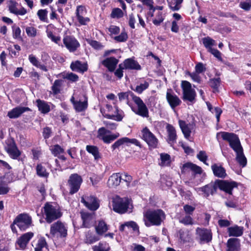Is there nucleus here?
I'll list each match as a JSON object with an SVG mask.
<instances>
[{"label": "nucleus", "instance_id": "1", "mask_svg": "<svg viewBox=\"0 0 251 251\" xmlns=\"http://www.w3.org/2000/svg\"><path fill=\"white\" fill-rule=\"evenodd\" d=\"M223 139L229 143V146L236 153V159L242 167L246 166L247 159L243 153V149L241 145L238 136L233 133L227 132L221 133Z\"/></svg>", "mask_w": 251, "mask_h": 251}, {"label": "nucleus", "instance_id": "2", "mask_svg": "<svg viewBox=\"0 0 251 251\" xmlns=\"http://www.w3.org/2000/svg\"><path fill=\"white\" fill-rule=\"evenodd\" d=\"M237 187V183L235 181L228 182L226 180L217 179L214 183H210L202 187L201 191L206 197H208L210 195H213L215 194L218 188L229 195H232V189Z\"/></svg>", "mask_w": 251, "mask_h": 251}, {"label": "nucleus", "instance_id": "3", "mask_svg": "<svg viewBox=\"0 0 251 251\" xmlns=\"http://www.w3.org/2000/svg\"><path fill=\"white\" fill-rule=\"evenodd\" d=\"M144 217L145 224L147 226H158L165 219V214L161 209L149 210L145 213Z\"/></svg>", "mask_w": 251, "mask_h": 251}, {"label": "nucleus", "instance_id": "4", "mask_svg": "<svg viewBox=\"0 0 251 251\" xmlns=\"http://www.w3.org/2000/svg\"><path fill=\"white\" fill-rule=\"evenodd\" d=\"M44 213L48 223H51L61 217L62 213L57 206H54L49 202H46L44 206Z\"/></svg>", "mask_w": 251, "mask_h": 251}, {"label": "nucleus", "instance_id": "5", "mask_svg": "<svg viewBox=\"0 0 251 251\" xmlns=\"http://www.w3.org/2000/svg\"><path fill=\"white\" fill-rule=\"evenodd\" d=\"M181 87L183 92V100L188 101L190 104L195 102L196 93L195 90L192 88L191 83L187 81H182Z\"/></svg>", "mask_w": 251, "mask_h": 251}, {"label": "nucleus", "instance_id": "6", "mask_svg": "<svg viewBox=\"0 0 251 251\" xmlns=\"http://www.w3.org/2000/svg\"><path fill=\"white\" fill-rule=\"evenodd\" d=\"M50 233L53 237L64 238L67 235V228L63 223L57 221L50 226Z\"/></svg>", "mask_w": 251, "mask_h": 251}, {"label": "nucleus", "instance_id": "7", "mask_svg": "<svg viewBox=\"0 0 251 251\" xmlns=\"http://www.w3.org/2000/svg\"><path fill=\"white\" fill-rule=\"evenodd\" d=\"M82 182V178L80 176L75 173L71 175L68 180L70 194L73 195L77 192Z\"/></svg>", "mask_w": 251, "mask_h": 251}, {"label": "nucleus", "instance_id": "8", "mask_svg": "<svg viewBox=\"0 0 251 251\" xmlns=\"http://www.w3.org/2000/svg\"><path fill=\"white\" fill-rule=\"evenodd\" d=\"M31 223V217L25 213L18 215L14 220V224H16L21 230H25L30 226Z\"/></svg>", "mask_w": 251, "mask_h": 251}, {"label": "nucleus", "instance_id": "9", "mask_svg": "<svg viewBox=\"0 0 251 251\" xmlns=\"http://www.w3.org/2000/svg\"><path fill=\"white\" fill-rule=\"evenodd\" d=\"M112 206L114 211L123 214L127 211L128 202L126 199L116 196L112 201Z\"/></svg>", "mask_w": 251, "mask_h": 251}, {"label": "nucleus", "instance_id": "10", "mask_svg": "<svg viewBox=\"0 0 251 251\" xmlns=\"http://www.w3.org/2000/svg\"><path fill=\"white\" fill-rule=\"evenodd\" d=\"M196 239L201 244L209 243L212 239L211 230L198 227L196 229Z\"/></svg>", "mask_w": 251, "mask_h": 251}, {"label": "nucleus", "instance_id": "11", "mask_svg": "<svg viewBox=\"0 0 251 251\" xmlns=\"http://www.w3.org/2000/svg\"><path fill=\"white\" fill-rule=\"evenodd\" d=\"M134 102L137 105L138 109L137 110L132 108V111L137 115L143 117H149V110L144 103L143 101L139 97L134 98Z\"/></svg>", "mask_w": 251, "mask_h": 251}, {"label": "nucleus", "instance_id": "12", "mask_svg": "<svg viewBox=\"0 0 251 251\" xmlns=\"http://www.w3.org/2000/svg\"><path fill=\"white\" fill-rule=\"evenodd\" d=\"M142 133L143 138L149 146L153 149L157 148L158 140L147 127L143 128Z\"/></svg>", "mask_w": 251, "mask_h": 251}, {"label": "nucleus", "instance_id": "13", "mask_svg": "<svg viewBox=\"0 0 251 251\" xmlns=\"http://www.w3.org/2000/svg\"><path fill=\"white\" fill-rule=\"evenodd\" d=\"M63 41L65 46L70 52L75 51L80 47L79 42L73 36H65Z\"/></svg>", "mask_w": 251, "mask_h": 251}, {"label": "nucleus", "instance_id": "14", "mask_svg": "<svg viewBox=\"0 0 251 251\" xmlns=\"http://www.w3.org/2000/svg\"><path fill=\"white\" fill-rule=\"evenodd\" d=\"M81 202L91 210H96L99 207L97 199L92 196L82 197Z\"/></svg>", "mask_w": 251, "mask_h": 251}, {"label": "nucleus", "instance_id": "15", "mask_svg": "<svg viewBox=\"0 0 251 251\" xmlns=\"http://www.w3.org/2000/svg\"><path fill=\"white\" fill-rule=\"evenodd\" d=\"M6 150L10 157L14 159H18L21 154L13 140L8 141Z\"/></svg>", "mask_w": 251, "mask_h": 251}, {"label": "nucleus", "instance_id": "16", "mask_svg": "<svg viewBox=\"0 0 251 251\" xmlns=\"http://www.w3.org/2000/svg\"><path fill=\"white\" fill-rule=\"evenodd\" d=\"M166 99L172 109L175 108L181 103V100L173 92L171 89L168 90L166 93Z\"/></svg>", "mask_w": 251, "mask_h": 251}, {"label": "nucleus", "instance_id": "17", "mask_svg": "<svg viewBox=\"0 0 251 251\" xmlns=\"http://www.w3.org/2000/svg\"><path fill=\"white\" fill-rule=\"evenodd\" d=\"M81 217L83 221V226L90 228L95 224V218L93 214L88 212H81Z\"/></svg>", "mask_w": 251, "mask_h": 251}, {"label": "nucleus", "instance_id": "18", "mask_svg": "<svg viewBox=\"0 0 251 251\" xmlns=\"http://www.w3.org/2000/svg\"><path fill=\"white\" fill-rule=\"evenodd\" d=\"M30 110V109L27 107L17 106L8 111L7 116L10 119H16L25 112Z\"/></svg>", "mask_w": 251, "mask_h": 251}, {"label": "nucleus", "instance_id": "19", "mask_svg": "<svg viewBox=\"0 0 251 251\" xmlns=\"http://www.w3.org/2000/svg\"><path fill=\"white\" fill-rule=\"evenodd\" d=\"M124 143L129 144L131 143L137 146L141 147L140 142L136 139H129L127 137H123L116 141L112 146L111 148L113 150L116 148H119L120 146Z\"/></svg>", "mask_w": 251, "mask_h": 251}, {"label": "nucleus", "instance_id": "20", "mask_svg": "<svg viewBox=\"0 0 251 251\" xmlns=\"http://www.w3.org/2000/svg\"><path fill=\"white\" fill-rule=\"evenodd\" d=\"M179 126L181 131L184 134L185 138L188 139L190 136L191 130L193 128L194 124H187L186 122L182 120H179L178 121Z\"/></svg>", "mask_w": 251, "mask_h": 251}, {"label": "nucleus", "instance_id": "21", "mask_svg": "<svg viewBox=\"0 0 251 251\" xmlns=\"http://www.w3.org/2000/svg\"><path fill=\"white\" fill-rule=\"evenodd\" d=\"M119 60L114 57L106 58L102 61V64L106 67L111 72H114L118 63Z\"/></svg>", "mask_w": 251, "mask_h": 251}, {"label": "nucleus", "instance_id": "22", "mask_svg": "<svg viewBox=\"0 0 251 251\" xmlns=\"http://www.w3.org/2000/svg\"><path fill=\"white\" fill-rule=\"evenodd\" d=\"M33 233L29 232L22 235L17 241V244L21 249H25L30 239L33 237Z\"/></svg>", "mask_w": 251, "mask_h": 251}, {"label": "nucleus", "instance_id": "23", "mask_svg": "<svg viewBox=\"0 0 251 251\" xmlns=\"http://www.w3.org/2000/svg\"><path fill=\"white\" fill-rule=\"evenodd\" d=\"M70 68L73 71L84 73L88 70L86 63H82L80 61L77 60L72 62L70 65Z\"/></svg>", "mask_w": 251, "mask_h": 251}, {"label": "nucleus", "instance_id": "24", "mask_svg": "<svg viewBox=\"0 0 251 251\" xmlns=\"http://www.w3.org/2000/svg\"><path fill=\"white\" fill-rule=\"evenodd\" d=\"M125 69L140 70L141 67L139 64L132 58L126 59L123 64Z\"/></svg>", "mask_w": 251, "mask_h": 251}, {"label": "nucleus", "instance_id": "25", "mask_svg": "<svg viewBox=\"0 0 251 251\" xmlns=\"http://www.w3.org/2000/svg\"><path fill=\"white\" fill-rule=\"evenodd\" d=\"M121 181V175L119 173H115L111 175L107 181L109 187H115L120 184Z\"/></svg>", "mask_w": 251, "mask_h": 251}, {"label": "nucleus", "instance_id": "26", "mask_svg": "<svg viewBox=\"0 0 251 251\" xmlns=\"http://www.w3.org/2000/svg\"><path fill=\"white\" fill-rule=\"evenodd\" d=\"M227 251H239L240 241L238 238H230L227 242Z\"/></svg>", "mask_w": 251, "mask_h": 251}, {"label": "nucleus", "instance_id": "27", "mask_svg": "<svg viewBox=\"0 0 251 251\" xmlns=\"http://www.w3.org/2000/svg\"><path fill=\"white\" fill-rule=\"evenodd\" d=\"M166 129L168 132L169 143H174L176 141L177 137L175 127L172 125L168 124L166 126Z\"/></svg>", "mask_w": 251, "mask_h": 251}, {"label": "nucleus", "instance_id": "28", "mask_svg": "<svg viewBox=\"0 0 251 251\" xmlns=\"http://www.w3.org/2000/svg\"><path fill=\"white\" fill-rule=\"evenodd\" d=\"M214 175L218 177L225 178L226 174L225 169L221 166H218L216 164L211 166Z\"/></svg>", "mask_w": 251, "mask_h": 251}, {"label": "nucleus", "instance_id": "29", "mask_svg": "<svg viewBox=\"0 0 251 251\" xmlns=\"http://www.w3.org/2000/svg\"><path fill=\"white\" fill-rule=\"evenodd\" d=\"M188 169H190L198 174H201L202 172V169L200 167L191 162L185 163L182 168V171L185 172Z\"/></svg>", "mask_w": 251, "mask_h": 251}, {"label": "nucleus", "instance_id": "30", "mask_svg": "<svg viewBox=\"0 0 251 251\" xmlns=\"http://www.w3.org/2000/svg\"><path fill=\"white\" fill-rule=\"evenodd\" d=\"M36 103L39 110L42 113L46 114L50 111V106L45 101L38 99L36 100Z\"/></svg>", "mask_w": 251, "mask_h": 251}, {"label": "nucleus", "instance_id": "31", "mask_svg": "<svg viewBox=\"0 0 251 251\" xmlns=\"http://www.w3.org/2000/svg\"><path fill=\"white\" fill-rule=\"evenodd\" d=\"M228 235L229 236H240L243 232V227L235 226L228 228Z\"/></svg>", "mask_w": 251, "mask_h": 251}, {"label": "nucleus", "instance_id": "32", "mask_svg": "<svg viewBox=\"0 0 251 251\" xmlns=\"http://www.w3.org/2000/svg\"><path fill=\"white\" fill-rule=\"evenodd\" d=\"M83 7L82 6H78L76 9V17L78 22L82 25H85L86 24V22L89 21V19L88 18H84L80 14H82L83 11Z\"/></svg>", "mask_w": 251, "mask_h": 251}, {"label": "nucleus", "instance_id": "33", "mask_svg": "<svg viewBox=\"0 0 251 251\" xmlns=\"http://www.w3.org/2000/svg\"><path fill=\"white\" fill-rule=\"evenodd\" d=\"M36 174L41 177L47 178L49 173L41 164H38L36 167Z\"/></svg>", "mask_w": 251, "mask_h": 251}, {"label": "nucleus", "instance_id": "34", "mask_svg": "<svg viewBox=\"0 0 251 251\" xmlns=\"http://www.w3.org/2000/svg\"><path fill=\"white\" fill-rule=\"evenodd\" d=\"M84 100L81 101L80 100L75 102V109L77 112H80L85 110L88 107L87 98L84 97Z\"/></svg>", "mask_w": 251, "mask_h": 251}, {"label": "nucleus", "instance_id": "35", "mask_svg": "<svg viewBox=\"0 0 251 251\" xmlns=\"http://www.w3.org/2000/svg\"><path fill=\"white\" fill-rule=\"evenodd\" d=\"M86 151L94 156L95 160H98L100 158L99 149L96 146L87 145Z\"/></svg>", "mask_w": 251, "mask_h": 251}, {"label": "nucleus", "instance_id": "36", "mask_svg": "<svg viewBox=\"0 0 251 251\" xmlns=\"http://www.w3.org/2000/svg\"><path fill=\"white\" fill-rule=\"evenodd\" d=\"M170 8L173 11H178L181 7L183 0H167Z\"/></svg>", "mask_w": 251, "mask_h": 251}, {"label": "nucleus", "instance_id": "37", "mask_svg": "<svg viewBox=\"0 0 251 251\" xmlns=\"http://www.w3.org/2000/svg\"><path fill=\"white\" fill-rule=\"evenodd\" d=\"M221 83V79L220 77L210 79L209 81L210 86L214 89V93L219 92V87Z\"/></svg>", "mask_w": 251, "mask_h": 251}, {"label": "nucleus", "instance_id": "38", "mask_svg": "<svg viewBox=\"0 0 251 251\" xmlns=\"http://www.w3.org/2000/svg\"><path fill=\"white\" fill-rule=\"evenodd\" d=\"M108 230L107 225L103 221H100L96 226V231L99 235H102Z\"/></svg>", "mask_w": 251, "mask_h": 251}, {"label": "nucleus", "instance_id": "39", "mask_svg": "<svg viewBox=\"0 0 251 251\" xmlns=\"http://www.w3.org/2000/svg\"><path fill=\"white\" fill-rule=\"evenodd\" d=\"M119 99L120 101L123 100H124L126 99L128 100V97L130 96L131 97L133 101H134V100H135V97H138L135 96L133 92L130 91H128L126 92H121L118 94Z\"/></svg>", "mask_w": 251, "mask_h": 251}, {"label": "nucleus", "instance_id": "40", "mask_svg": "<svg viewBox=\"0 0 251 251\" xmlns=\"http://www.w3.org/2000/svg\"><path fill=\"white\" fill-rule=\"evenodd\" d=\"M63 80L61 79L55 80L54 82L53 85L51 87V90L54 95H56L60 93V88L62 85Z\"/></svg>", "mask_w": 251, "mask_h": 251}, {"label": "nucleus", "instance_id": "41", "mask_svg": "<svg viewBox=\"0 0 251 251\" xmlns=\"http://www.w3.org/2000/svg\"><path fill=\"white\" fill-rule=\"evenodd\" d=\"M99 239L100 238L98 236L93 235L88 232L86 235L85 242L87 244H91L99 240Z\"/></svg>", "mask_w": 251, "mask_h": 251}, {"label": "nucleus", "instance_id": "42", "mask_svg": "<svg viewBox=\"0 0 251 251\" xmlns=\"http://www.w3.org/2000/svg\"><path fill=\"white\" fill-rule=\"evenodd\" d=\"M115 114L116 115H110V114H106L105 117L109 119H114L117 121H121L123 119V116L119 114V109L117 106H115Z\"/></svg>", "mask_w": 251, "mask_h": 251}, {"label": "nucleus", "instance_id": "43", "mask_svg": "<svg viewBox=\"0 0 251 251\" xmlns=\"http://www.w3.org/2000/svg\"><path fill=\"white\" fill-rule=\"evenodd\" d=\"M161 162L159 165L162 166L168 165L170 162V156L167 153H161L160 154Z\"/></svg>", "mask_w": 251, "mask_h": 251}, {"label": "nucleus", "instance_id": "44", "mask_svg": "<svg viewBox=\"0 0 251 251\" xmlns=\"http://www.w3.org/2000/svg\"><path fill=\"white\" fill-rule=\"evenodd\" d=\"M164 17L165 16L162 14V12H158L155 18L152 21L153 24L156 26L159 25L164 21Z\"/></svg>", "mask_w": 251, "mask_h": 251}, {"label": "nucleus", "instance_id": "45", "mask_svg": "<svg viewBox=\"0 0 251 251\" xmlns=\"http://www.w3.org/2000/svg\"><path fill=\"white\" fill-rule=\"evenodd\" d=\"M178 234L180 239L183 242H186L189 241L190 237L187 230L180 229Z\"/></svg>", "mask_w": 251, "mask_h": 251}, {"label": "nucleus", "instance_id": "46", "mask_svg": "<svg viewBox=\"0 0 251 251\" xmlns=\"http://www.w3.org/2000/svg\"><path fill=\"white\" fill-rule=\"evenodd\" d=\"M110 15L112 18L119 19L123 17L124 13L119 8H115L112 10Z\"/></svg>", "mask_w": 251, "mask_h": 251}, {"label": "nucleus", "instance_id": "47", "mask_svg": "<svg viewBox=\"0 0 251 251\" xmlns=\"http://www.w3.org/2000/svg\"><path fill=\"white\" fill-rule=\"evenodd\" d=\"M179 222L185 226L193 225V220L190 215H186L184 217L179 219Z\"/></svg>", "mask_w": 251, "mask_h": 251}, {"label": "nucleus", "instance_id": "48", "mask_svg": "<svg viewBox=\"0 0 251 251\" xmlns=\"http://www.w3.org/2000/svg\"><path fill=\"white\" fill-rule=\"evenodd\" d=\"M202 42L204 47L209 50L210 48H212V46L214 45L215 41L211 38L207 37L202 39Z\"/></svg>", "mask_w": 251, "mask_h": 251}, {"label": "nucleus", "instance_id": "49", "mask_svg": "<svg viewBox=\"0 0 251 251\" xmlns=\"http://www.w3.org/2000/svg\"><path fill=\"white\" fill-rule=\"evenodd\" d=\"M48 245L44 238H40L38 241L36 247L35 248V251H42L44 247L47 248Z\"/></svg>", "mask_w": 251, "mask_h": 251}, {"label": "nucleus", "instance_id": "50", "mask_svg": "<svg viewBox=\"0 0 251 251\" xmlns=\"http://www.w3.org/2000/svg\"><path fill=\"white\" fill-rule=\"evenodd\" d=\"M63 78L72 82H76L78 80V76L72 72L67 73L63 75Z\"/></svg>", "mask_w": 251, "mask_h": 251}, {"label": "nucleus", "instance_id": "51", "mask_svg": "<svg viewBox=\"0 0 251 251\" xmlns=\"http://www.w3.org/2000/svg\"><path fill=\"white\" fill-rule=\"evenodd\" d=\"M149 86V84L147 82H145L144 83H141L139 85H137L135 89H132L139 94H141L143 91L147 89Z\"/></svg>", "mask_w": 251, "mask_h": 251}, {"label": "nucleus", "instance_id": "52", "mask_svg": "<svg viewBox=\"0 0 251 251\" xmlns=\"http://www.w3.org/2000/svg\"><path fill=\"white\" fill-rule=\"evenodd\" d=\"M13 37L15 39H22L21 36V30L19 27L14 25L12 26Z\"/></svg>", "mask_w": 251, "mask_h": 251}, {"label": "nucleus", "instance_id": "53", "mask_svg": "<svg viewBox=\"0 0 251 251\" xmlns=\"http://www.w3.org/2000/svg\"><path fill=\"white\" fill-rule=\"evenodd\" d=\"M119 136V134L105 135L102 137L101 139L106 144H109L115 140Z\"/></svg>", "mask_w": 251, "mask_h": 251}, {"label": "nucleus", "instance_id": "54", "mask_svg": "<svg viewBox=\"0 0 251 251\" xmlns=\"http://www.w3.org/2000/svg\"><path fill=\"white\" fill-rule=\"evenodd\" d=\"M197 157L202 162L205 164L208 165V164L206 162L208 156L206 155V152L205 151H199L197 155Z\"/></svg>", "mask_w": 251, "mask_h": 251}, {"label": "nucleus", "instance_id": "55", "mask_svg": "<svg viewBox=\"0 0 251 251\" xmlns=\"http://www.w3.org/2000/svg\"><path fill=\"white\" fill-rule=\"evenodd\" d=\"M18 5V3L14 0H10L9 3L8 4V8L9 11L13 14H16L18 9L17 8V6Z\"/></svg>", "mask_w": 251, "mask_h": 251}, {"label": "nucleus", "instance_id": "56", "mask_svg": "<svg viewBox=\"0 0 251 251\" xmlns=\"http://www.w3.org/2000/svg\"><path fill=\"white\" fill-rule=\"evenodd\" d=\"M25 31L29 37H34L37 34V29L32 26H28L25 28Z\"/></svg>", "mask_w": 251, "mask_h": 251}, {"label": "nucleus", "instance_id": "57", "mask_svg": "<svg viewBox=\"0 0 251 251\" xmlns=\"http://www.w3.org/2000/svg\"><path fill=\"white\" fill-rule=\"evenodd\" d=\"M48 11L46 9H40L37 12V15L42 21H46L47 18Z\"/></svg>", "mask_w": 251, "mask_h": 251}, {"label": "nucleus", "instance_id": "58", "mask_svg": "<svg viewBox=\"0 0 251 251\" xmlns=\"http://www.w3.org/2000/svg\"><path fill=\"white\" fill-rule=\"evenodd\" d=\"M183 210L186 215L191 216L195 210V207L189 204H185L183 206Z\"/></svg>", "mask_w": 251, "mask_h": 251}, {"label": "nucleus", "instance_id": "59", "mask_svg": "<svg viewBox=\"0 0 251 251\" xmlns=\"http://www.w3.org/2000/svg\"><path fill=\"white\" fill-rule=\"evenodd\" d=\"M64 151L63 149L58 145H55L51 149V152L55 156L57 155Z\"/></svg>", "mask_w": 251, "mask_h": 251}, {"label": "nucleus", "instance_id": "60", "mask_svg": "<svg viewBox=\"0 0 251 251\" xmlns=\"http://www.w3.org/2000/svg\"><path fill=\"white\" fill-rule=\"evenodd\" d=\"M124 69L123 64H119V68L114 72L115 75L119 78H121L123 76V70Z\"/></svg>", "mask_w": 251, "mask_h": 251}, {"label": "nucleus", "instance_id": "61", "mask_svg": "<svg viewBox=\"0 0 251 251\" xmlns=\"http://www.w3.org/2000/svg\"><path fill=\"white\" fill-rule=\"evenodd\" d=\"M240 6L243 9L246 11H249L251 8V2L247 0L246 1L241 2L240 3Z\"/></svg>", "mask_w": 251, "mask_h": 251}, {"label": "nucleus", "instance_id": "62", "mask_svg": "<svg viewBox=\"0 0 251 251\" xmlns=\"http://www.w3.org/2000/svg\"><path fill=\"white\" fill-rule=\"evenodd\" d=\"M127 39V35L125 32H122L119 36L114 37V39L119 42H125Z\"/></svg>", "mask_w": 251, "mask_h": 251}, {"label": "nucleus", "instance_id": "63", "mask_svg": "<svg viewBox=\"0 0 251 251\" xmlns=\"http://www.w3.org/2000/svg\"><path fill=\"white\" fill-rule=\"evenodd\" d=\"M9 190L10 188L6 184L2 183H0V195L6 194L9 192Z\"/></svg>", "mask_w": 251, "mask_h": 251}, {"label": "nucleus", "instance_id": "64", "mask_svg": "<svg viewBox=\"0 0 251 251\" xmlns=\"http://www.w3.org/2000/svg\"><path fill=\"white\" fill-rule=\"evenodd\" d=\"M136 22V18L132 13L129 15L128 25L132 28H135V23Z\"/></svg>", "mask_w": 251, "mask_h": 251}]
</instances>
